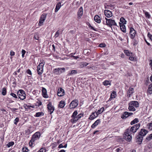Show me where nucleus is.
Wrapping results in <instances>:
<instances>
[{
	"instance_id": "nucleus-1",
	"label": "nucleus",
	"mask_w": 152,
	"mask_h": 152,
	"mask_svg": "<svg viewBox=\"0 0 152 152\" xmlns=\"http://www.w3.org/2000/svg\"><path fill=\"white\" fill-rule=\"evenodd\" d=\"M140 126V124L139 123L134 125L130 129H126L124 135V139L128 141H131L132 138L131 134L135 133Z\"/></svg>"
},
{
	"instance_id": "nucleus-2",
	"label": "nucleus",
	"mask_w": 152,
	"mask_h": 152,
	"mask_svg": "<svg viewBox=\"0 0 152 152\" xmlns=\"http://www.w3.org/2000/svg\"><path fill=\"white\" fill-rule=\"evenodd\" d=\"M148 131L144 129H141L138 135L136 137L137 140L136 142L138 143V144H141L143 139V136H145L148 133Z\"/></svg>"
},
{
	"instance_id": "nucleus-3",
	"label": "nucleus",
	"mask_w": 152,
	"mask_h": 152,
	"mask_svg": "<svg viewBox=\"0 0 152 152\" xmlns=\"http://www.w3.org/2000/svg\"><path fill=\"white\" fill-rule=\"evenodd\" d=\"M41 136L40 133L39 132L35 133L32 136L31 139L29 143V145L31 147L33 146L34 142L36 140L39 139Z\"/></svg>"
},
{
	"instance_id": "nucleus-4",
	"label": "nucleus",
	"mask_w": 152,
	"mask_h": 152,
	"mask_svg": "<svg viewBox=\"0 0 152 152\" xmlns=\"http://www.w3.org/2000/svg\"><path fill=\"white\" fill-rule=\"evenodd\" d=\"M45 64L44 60H41L39 64L37 66V71L38 74L39 75H41L43 72V67Z\"/></svg>"
},
{
	"instance_id": "nucleus-5",
	"label": "nucleus",
	"mask_w": 152,
	"mask_h": 152,
	"mask_svg": "<svg viewBox=\"0 0 152 152\" xmlns=\"http://www.w3.org/2000/svg\"><path fill=\"white\" fill-rule=\"evenodd\" d=\"M18 97L21 100H23L26 98V94L25 91L22 90H20L17 92Z\"/></svg>"
},
{
	"instance_id": "nucleus-6",
	"label": "nucleus",
	"mask_w": 152,
	"mask_h": 152,
	"mask_svg": "<svg viewBox=\"0 0 152 152\" xmlns=\"http://www.w3.org/2000/svg\"><path fill=\"white\" fill-rule=\"evenodd\" d=\"M106 20V25L109 26H117V24L114 20L110 19H107L105 18Z\"/></svg>"
},
{
	"instance_id": "nucleus-7",
	"label": "nucleus",
	"mask_w": 152,
	"mask_h": 152,
	"mask_svg": "<svg viewBox=\"0 0 152 152\" xmlns=\"http://www.w3.org/2000/svg\"><path fill=\"white\" fill-rule=\"evenodd\" d=\"M48 112H50V114H51L54 110V107L52 104L50 102H49L47 105Z\"/></svg>"
},
{
	"instance_id": "nucleus-8",
	"label": "nucleus",
	"mask_w": 152,
	"mask_h": 152,
	"mask_svg": "<svg viewBox=\"0 0 152 152\" xmlns=\"http://www.w3.org/2000/svg\"><path fill=\"white\" fill-rule=\"evenodd\" d=\"M78 100L76 99L72 101L69 104V106L72 107L71 109H73L76 107L78 105Z\"/></svg>"
},
{
	"instance_id": "nucleus-9",
	"label": "nucleus",
	"mask_w": 152,
	"mask_h": 152,
	"mask_svg": "<svg viewBox=\"0 0 152 152\" xmlns=\"http://www.w3.org/2000/svg\"><path fill=\"white\" fill-rule=\"evenodd\" d=\"M46 15H47L46 14H43L41 15L38 24L39 26H41L43 25V23L46 19Z\"/></svg>"
},
{
	"instance_id": "nucleus-10",
	"label": "nucleus",
	"mask_w": 152,
	"mask_h": 152,
	"mask_svg": "<svg viewBox=\"0 0 152 152\" xmlns=\"http://www.w3.org/2000/svg\"><path fill=\"white\" fill-rule=\"evenodd\" d=\"M129 34L131 39H134L135 37L136 31L133 28H130Z\"/></svg>"
},
{
	"instance_id": "nucleus-11",
	"label": "nucleus",
	"mask_w": 152,
	"mask_h": 152,
	"mask_svg": "<svg viewBox=\"0 0 152 152\" xmlns=\"http://www.w3.org/2000/svg\"><path fill=\"white\" fill-rule=\"evenodd\" d=\"M65 70V69L64 67L61 68H58L57 69H55L54 70V72L55 74L57 75H59L64 72Z\"/></svg>"
},
{
	"instance_id": "nucleus-12",
	"label": "nucleus",
	"mask_w": 152,
	"mask_h": 152,
	"mask_svg": "<svg viewBox=\"0 0 152 152\" xmlns=\"http://www.w3.org/2000/svg\"><path fill=\"white\" fill-rule=\"evenodd\" d=\"M104 13L105 15L108 18H110L113 16L112 12L109 10H105Z\"/></svg>"
},
{
	"instance_id": "nucleus-13",
	"label": "nucleus",
	"mask_w": 152,
	"mask_h": 152,
	"mask_svg": "<svg viewBox=\"0 0 152 152\" xmlns=\"http://www.w3.org/2000/svg\"><path fill=\"white\" fill-rule=\"evenodd\" d=\"M42 92L43 96L45 98H47L48 96L47 94L46 89L44 87L42 88Z\"/></svg>"
},
{
	"instance_id": "nucleus-14",
	"label": "nucleus",
	"mask_w": 152,
	"mask_h": 152,
	"mask_svg": "<svg viewBox=\"0 0 152 152\" xmlns=\"http://www.w3.org/2000/svg\"><path fill=\"white\" fill-rule=\"evenodd\" d=\"M64 91L63 89L61 88L58 90L57 95L58 96H64Z\"/></svg>"
},
{
	"instance_id": "nucleus-15",
	"label": "nucleus",
	"mask_w": 152,
	"mask_h": 152,
	"mask_svg": "<svg viewBox=\"0 0 152 152\" xmlns=\"http://www.w3.org/2000/svg\"><path fill=\"white\" fill-rule=\"evenodd\" d=\"M129 105H131L136 107H139L138 102L137 101H131L129 103Z\"/></svg>"
},
{
	"instance_id": "nucleus-16",
	"label": "nucleus",
	"mask_w": 152,
	"mask_h": 152,
	"mask_svg": "<svg viewBox=\"0 0 152 152\" xmlns=\"http://www.w3.org/2000/svg\"><path fill=\"white\" fill-rule=\"evenodd\" d=\"M134 88L130 87L127 92V96L128 97H130L132 94L134 93Z\"/></svg>"
},
{
	"instance_id": "nucleus-17",
	"label": "nucleus",
	"mask_w": 152,
	"mask_h": 152,
	"mask_svg": "<svg viewBox=\"0 0 152 152\" xmlns=\"http://www.w3.org/2000/svg\"><path fill=\"white\" fill-rule=\"evenodd\" d=\"M83 116V114H80L78 115H77L76 117H75L74 118H73L72 120V122H75V121H77V120L80 119L81 117Z\"/></svg>"
},
{
	"instance_id": "nucleus-18",
	"label": "nucleus",
	"mask_w": 152,
	"mask_h": 152,
	"mask_svg": "<svg viewBox=\"0 0 152 152\" xmlns=\"http://www.w3.org/2000/svg\"><path fill=\"white\" fill-rule=\"evenodd\" d=\"M120 26L121 30L124 32L126 33V27L124 24L121 23H119Z\"/></svg>"
},
{
	"instance_id": "nucleus-19",
	"label": "nucleus",
	"mask_w": 152,
	"mask_h": 152,
	"mask_svg": "<svg viewBox=\"0 0 152 152\" xmlns=\"http://www.w3.org/2000/svg\"><path fill=\"white\" fill-rule=\"evenodd\" d=\"M83 8L82 7H80V8L79 9V10H78V11L77 12V15L78 16V18L79 17L80 18V17L82 16L83 15Z\"/></svg>"
},
{
	"instance_id": "nucleus-20",
	"label": "nucleus",
	"mask_w": 152,
	"mask_h": 152,
	"mask_svg": "<svg viewBox=\"0 0 152 152\" xmlns=\"http://www.w3.org/2000/svg\"><path fill=\"white\" fill-rule=\"evenodd\" d=\"M98 116V114H97L96 113H92V114L90 116L89 118V119L90 120H93L95 117H97Z\"/></svg>"
},
{
	"instance_id": "nucleus-21",
	"label": "nucleus",
	"mask_w": 152,
	"mask_h": 152,
	"mask_svg": "<svg viewBox=\"0 0 152 152\" xmlns=\"http://www.w3.org/2000/svg\"><path fill=\"white\" fill-rule=\"evenodd\" d=\"M94 19L95 22L98 23H100L101 22V18L98 15L95 16Z\"/></svg>"
},
{
	"instance_id": "nucleus-22",
	"label": "nucleus",
	"mask_w": 152,
	"mask_h": 152,
	"mask_svg": "<svg viewBox=\"0 0 152 152\" xmlns=\"http://www.w3.org/2000/svg\"><path fill=\"white\" fill-rule=\"evenodd\" d=\"M100 122V119H99L96 121L92 125L91 127L92 128H95L96 126Z\"/></svg>"
},
{
	"instance_id": "nucleus-23",
	"label": "nucleus",
	"mask_w": 152,
	"mask_h": 152,
	"mask_svg": "<svg viewBox=\"0 0 152 152\" xmlns=\"http://www.w3.org/2000/svg\"><path fill=\"white\" fill-rule=\"evenodd\" d=\"M147 92L150 94H152V83L149 85L148 89Z\"/></svg>"
},
{
	"instance_id": "nucleus-24",
	"label": "nucleus",
	"mask_w": 152,
	"mask_h": 152,
	"mask_svg": "<svg viewBox=\"0 0 152 152\" xmlns=\"http://www.w3.org/2000/svg\"><path fill=\"white\" fill-rule=\"evenodd\" d=\"M128 112H125L123 113L121 115V118L123 119H125L127 118L129 116L128 115Z\"/></svg>"
},
{
	"instance_id": "nucleus-25",
	"label": "nucleus",
	"mask_w": 152,
	"mask_h": 152,
	"mask_svg": "<svg viewBox=\"0 0 152 152\" xmlns=\"http://www.w3.org/2000/svg\"><path fill=\"white\" fill-rule=\"evenodd\" d=\"M89 64L88 63L86 62H82L79 64V67L80 68H83L84 67L87 66Z\"/></svg>"
},
{
	"instance_id": "nucleus-26",
	"label": "nucleus",
	"mask_w": 152,
	"mask_h": 152,
	"mask_svg": "<svg viewBox=\"0 0 152 152\" xmlns=\"http://www.w3.org/2000/svg\"><path fill=\"white\" fill-rule=\"evenodd\" d=\"M77 73V70H73L70 71L69 72L68 75H72L74 74H76Z\"/></svg>"
},
{
	"instance_id": "nucleus-27",
	"label": "nucleus",
	"mask_w": 152,
	"mask_h": 152,
	"mask_svg": "<svg viewBox=\"0 0 152 152\" xmlns=\"http://www.w3.org/2000/svg\"><path fill=\"white\" fill-rule=\"evenodd\" d=\"M65 102L62 100L61 101L59 102V107L61 108H63L65 106Z\"/></svg>"
},
{
	"instance_id": "nucleus-28",
	"label": "nucleus",
	"mask_w": 152,
	"mask_h": 152,
	"mask_svg": "<svg viewBox=\"0 0 152 152\" xmlns=\"http://www.w3.org/2000/svg\"><path fill=\"white\" fill-rule=\"evenodd\" d=\"M91 50L88 49H85L84 50L83 53L85 55L88 56L90 53Z\"/></svg>"
},
{
	"instance_id": "nucleus-29",
	"label": "nucleus",
	"mask_w": 152,
	"mask_h": 152,
	"mask_svg": "<svg viewBox=\"0 0 152 152\" xmlns=\"http://www.w3.org/2000/svg\"><path fill=\"white\" fill-rule=\"evenodd\" d=\"M128 109L129 111H134L136 110L134 106L131 105H129Z\"/></svg>"
},
{
	"instance_id": "nucleus-30",
	"label": "nucleus",
	"mask_w": 152,
	"mask_h": 152,
	"mask_svg": "<svg viewBox=\"0 0 152 152\" xmlns=\"http://www.w3.org/2000/svg\"><path fill=\"white\" fill-rule=\"evenodd\" d=\"M124 52L125 54L128 56H131L132 55V53L130 52L128 50H125Z\"/></svg>"
},
{
	"instance_id": "nucleus-31",
	"label": "nucleus",
	"mask_w": 152,
	"mask_h": 152,
	"mask_svg": "<svg viewBox=\"0 0 152 152\" xmlns=\"http://www.w3.org/2000/svg\"><path fill=\"white\" fill-rule=\"evenodd\" d=\"M104 108L103 107H102L97 112H96V113L97 114H98V115L99 114H100L101 113H102L103 111H104Z\"/></svg>"
},
{
	"instance_id": "nucleus-32",
	"label": "nucleus",
	"mask_w": 152,
	"mask_h": 152,
	"mask_svg": "<svg viewBox=\"0 0 152 152\" xmlns=\"http://www.w3.org/2000/svg\"><path fill=\"white\" fill-rule=\"evenodd\" d=\"M44 115V113L43 112H38L36 113L35 115V116L36 117H39L41 115L43 116Z\"/></svg>"
},
{
	"instance_id": "nucleus-33",
	"label": "nucleus",
	"mask_w": 152,
	"mask_h": 152,
	"mask_svg": "<svg viewBox=\"0 0 152 152\" xmlns=\"http://www.w3.org/2000/svg\"><path fill=\"white\" fill-rule=\"evenodd\" d=\"M116 96V92L115 91H113L110 95V98L113 99Z\"/></svg>"
},
{
	"instance_id": "nucleus-34",
	"label": "nucleus",
	"mask_w": 152,
	"mask_h": 152,
	"mask_svg": "<svg viewBox=\"0 0 152 152\" xmlns=\"http://www.w3.org/2000/svg\"><path fill=\"white\" fill-rule=\"evenodd\" d=\"M61 7V3H58L56 5V7L55 8V12L58 11L59 9Z\"/></svg>"
},
{
	"instance_id": "nucleus-35",
	"label": "nucleus",
	"mask_w": 152,
	"mask_h": 152,
	"mask_svg": "<svg viewBox=\"0 0 152 152\" xmlns=\"http://www.w3.org/2000/svg\"><path fill=\"white\" fill-rule=\"evenodd\" d=\"M139 122V120L138 118H136L134 119L133 121H132L130 123L131 125H132L135 124Z\"/></svg>"
},
{
	"instance_id": "nucleus-36",
	"label": "nucleus",
	"mask_w": 152,
	"mask_h": 152,
	"mask_svg": "<svg viewBox=\"0 0 152 152\" xmlns=\"http://www.w3.org/2000/svg\"><path fill=\"white\" fill-rule=\"evenodd\" d=\"M120 21L121 23L123 24H126V21L125 19L123 17H121L120 19Z\"/></svg>"
},
{
	"instance_id": "nucleus-37",
	"label": "nucleus",
	"mask_w": 152,
	"mask_h": 152,
	"mask_svg": "<svg viewBox=\"0 0 152 152\" xmlns=\"http://www.w3.org/2000/svg\"><path fill=\"white\" fill-rule=\"evenodd\" d=\"M103 84L104 86H107L108 85H111L110 82L109 81L105 80L103 82Z\"/></svg>"
},
{
	"instance_id": "nucleus-38",
	"label": "nucleus",
	"mask_w": 152,
	"mask_h": 152,
	"mask_svg": "<svg viewBox=\"0 0 152 152\" xmlns=\"http://www.w3.org/2000/svg\"><path fill=\"white\" fill-rule=\"evenodd\" d=\"M7 93V90L5 88H3L2 89V91L1 92L2 94L4 95L5 96L6 94Z\"/></svg>"
},
{
	"instance_id": "nucleus-39",
	"label": "nucleus",
	"mask_w": 152,
	"mask_h": 152,
	"mask_svg": "<svg viewBox=\"0 0 152 152\" xmlns=\"http://www.w3.org/2000/svg\"><path fill=\"white\" fill-rule=\"evenodd\" d=\"M77 114V110L75 111L73 113L71 117L74 118L75 117H76Z\"/></svg>"
},
{
	"instance_id": "nucleus-40",
	"label": "nucleus",
	"mask_w": 152,
	"mask_h": 152,
	"mask_svg": "<svg viewBox=\"0 0 152 152\" xmlns=\"http://www.w3.org/2000/svg\"><path fill=\"white\" fill-rule=\"evenodd\" d=\"M14 144V142H9L7 145V146L9 148L11 146H12Z\"/></svg>"
},
{
	"instance_id": "nucleus-41",
	"label": "nucleus",
	"mask_w": 152,
	"mask_h": 152,
	"mask_svg": "<svg viewBox=\"0 0 152 152\" xmlns=\"http://www.w3.org/2000/svg\"><path fill=\"white\" fill-rule=\"evenodd\" d=\"M145 14L146 17L149 18H150L151 16L148 12H145Z\"/></svg>"
},
{
	"instance_id": "nucleus-42",
	"label": "nucleus",
	"mask_w": 152,
	"mask_h": 152,
	"mask_svg": "<svg viewBox=\"0 0 152 152\" xmlns=\"http://www.w3.org/2000/svg\"><path fill=\"white\" fill-rule=\"evenodd\" d=\"M19 121V119L18 118H16L15 119V120L14 121V124H15V125H17L18 122Z\"/></svg>"
},
{
	"instance_id": "nucleus-43",
	"label": "nucleus",
	"mask_w": 152,
	"mask_h": 152,
	"mask_svg": "<svg viewBox=\"0 0 152 152\" xmlns=\"http://www.w3.org/2000/svg\"><path fill=\"white\" fill-rule=\"evenodd\" d=\"M28 150L27 148L23 147L22 148V151L23 152H28Z\"/></svg>"
},
{
	"instance_id": "nucleus-44",
	"label": "nucleus",
	"mask_w": 152,
	"mask_h": 152,
	"mask_svg": "<svg viewBox=\"0 0 152 152\" xmlns=\"http://www.w3.org/2000/svg\"><path fill=\"white\" fill-rule=\"evenodd\" d=\"M26 53V51L25 50H23V49L22 50V56L23 58L24 57V55Z\"/></svg>"
},
{
	"instance_id": "nucleus-45",
	"label": "nucleus",
	"mask_w": 152,
	"mask_h": 152,
	"mask_svg": "<svg viewBox=\"0 0 152 152\" xmlns=\"http://www.w3.org/2000/svg\"><path fill=\"white\" fill-rule=\"evenodd\" d=\"M34 38L35 39L38 40L39 39L38 35L37 34H35Z\"/></svg>"
},
{
	"instance_id": "nucleus-46",
	"label": "nucleus",
	"mask_w": 152,
	"mask_h": 152,
	"mask_svg": "<svg viewBox=\"0 0 152 152\" xmlns=\"http://www.w3.org/2000/svg\"><path fill=\"white\" fill-rule=\"evenodd\" d=\"M26 72L30 76H31L32 75L31 72L29 69H28Z\"/></svg>"
},
{
	"instance_id": "nucleus-47",
	"label": "nucleus",
	"mask_w": 152,
	"mask_h": 152,
	"mask_svg": "<svg viewBox=\"0 0 152 152\" xmlns=\"http://www.w3.org/2000/svg\"><path fill=\"white\" fill-rule=\"evenodd\" d=\"M112 6V5L109 4H105L104 5V7L105 9L107 8V7H111Z\"/></svg>"
},
{
	"instance_id": "nucleus-48",
	"label": "nucleus",
	"mask_w": 152,
	"mask_h": 152,
	"mask_svg": "<svg viewBox=\"0 0 152 152\" xmlns=\"http://www.w3.org/2000/svg\"><path fill=\"white\" fill-rule=\"evenodd\" d=\"M148 36L149 37L150 39L152 41V35L150 34L149 32L148 33Z\"/></svg>"
},
{
	"instance_id": "nucleus-49",
	"label": "nucleus",
	"mask_w": 152,
	"mask_h": 152,
	"mask_svg": "<svg viewBox=\"0 0 152 152\" xmlns=\"http://www.w3.org/2000/svg\"><path fill=\"white\" fill-rule=\"evenodd\" d=\"M148 128L150 130H152V123H150L149 124Z\"/></svg>"
},
{
	"instance_id": "nucleus-50",
	"label": "nucleus",
	"mask_w": 152,
	"mask_h": 152,
	"mask_svg": "<svg viewBox=\"0 0 152 152\" xmlns=\"http://www.w3.org/2000/svg\"><path fill=\"white\" fill-rule=\"evenodd\" d=\"M10 95L12 96V97H14L16 99L17 98V97L16 95L14 93H11L10 94Z\"/></svg>"
},
{
	"instance_id": "nucleus-51",
	"label": "nucleus",
	"mask_w": 152,
	"mask_h": 152,
	"mask_svg": "<svg viewBox=\"0 0 152 152\" xmlns=\"http://www.w3.org/2000/svg\"><path fill=\"white\" fill-rule=\"evenodd\" d=\"M59 35V33L58 32V31H57V32H56V34L54 35V37L56 38L58 37Z\"/></svg>"
},
{
	"instance_id": "nucleus-52",
	"label": "nucleus",
	"mask_w": 152,
	"mask_h": 152,
	"mask_svg": "<svg viewBox=\"0 0 152 152\" xmlns=\"http://www.w3.org/2000/svg\"><path fill=\"white\" fill-rule=\"evenodd\" d=\"M38 152H45V150L43 148L40 149Z\"/></svg>"
},
{
	"instance_id": "nucleus-53",
	"label": "nucleus",
	"mask_w": 152,
	"mask_h": 152,
	"mask_svg": "<svg viewBox=\"0 0 152 152\" xmlns=\"http://www.w3.org/2000/svg\"><path fill=\"white\" fill-rule=\"evenodd\" d=\"M10 55L11 56H14L15 55V53L14 51L11 50L10 52Z\"/></svg>"
},
{
	"instance_id": "nucleus-54",
	"label": "nucleus",
	"mask_w": 152,
	"mask_h": 152,
	"mask_svg": "<svg viewBox=\"0 0 152 152\" xmlns=\"http://www.w3.org/2000/svg\"><path fill=\"white\" fill-rule=\"evenodd\" d=\"M129 60L132 61L134 60V58L132 56H130L129 57Z\"/></svg>"
},
{
	"instance_id": "nucleus-55",
	"label": "nucleus",
	"mask_w": 152,
	"mask_h": 152,
	"mask_svg": "<svg viewBox=\"0 0 152 152\" xmlns=\"http://www.w3.org/2000/svg\"><path fill=\"white\" fill-rule=\"evenodd\" d=\"M105 45L103 43L100 44L99 45V46L100 47H105Z\"/></svg>"
},
{
	"instance_id": "nucleus-56",
	"label": "nucleus",
	"mask_w": 152,
	"mask_h": 152,
	"mask_svg": "<svg viewBox=\"0 0 152 152\" xmlns=\"http://www.w3.org/2000/svg\"><path fill=\"white\" fill-rule=\"evenodd\" d=\"M24 107L27 110L28 108V105L27 104H25L24 105Z\"/></svg>"
},
{
	"instance_id": "nucleus-57",
	"label": "nucleus",
	"mask_w": 152,
	"mask_h": 152,
	"mask_svg": "<svg viewBox=\"0 0 152 152\" xmlns=\"http://www.w3.org/2000/svg\"><path fill=\"white\" fill-rule=\"evenodd\" d=\"M2 111L3 112V113L5 114H6L7 113V112L6 111V110L4 109L2 110Z\"/></svg>"
},
{
	"instance_id": "nucleus-58",
	"label": "nucleus",
	"mask_w": 152,
	"mask_h": 152,
	"mask_svg": "<svg viewBox=\"0 0 152 152\" xmlns=\"http://www.w3.org/2000/svg\"><path fill=\"white\" fill-rule=\"evenodd\" d=\"M99 133V131L98 130H96V131H95L94 132V134H98Z\"/></svg>"
},
{
	"instance_id": "nucleus-59",
	"label": "nucleus",
	"mask_w": 152,
	"mask_h": 152,
	"mask_svg": "<svg viewBox=\"0 0 152 152\" xmlns=\"http://www.w3.org/2000/svg\"><path fill=\"white\" fill-rule=\"evenodd\" d=\"M63 148V146L62 144H60L58 146V148Z\"/></svg>"
},
{
	"instance_id": "nucleus-60",
	"label": "nucleus",
	"mask_w": 152,
	"mask_h": 152,
	"mask_svg": "<svg viewBox=\"0 0 152 152\" xmlns=\"http://www.w3.org/2000/svg\"><path fill=\"white\" fill-rule=\"evenodd\" d=\"M18 110V109L13 108L11 109V110L13 112H16V110Z\"/></svg>"
},
{
	"instance_id": "nucleus-61",
	"label": "nucleus",
	"mask_w": 152,
	"mask_h": 152,
	"mask_svg": "<svg viewBox=\"0 0 152 152\" xmlns=\"http://www.w3.org/2000/svg\"><path fill=\"white\" fill-rule=\"evenodd\" d=\"M146 140L149 141L151 140V138H150L149 136H148L146 137Z\"/></svg>"
},
{
	"instance_id": "nucleus-62",
	"label": "nucleus",
	"mask_w": 152,
	"mask_h": 152,
	"mask_svg": "<svg viewBox=\"0 0 152 152\" xmlns=\"http://www.w3.org/2000/svg\"><path fill=\"white\" fill-rule=\"evenodd\" d=\"M128 116H130L131 115H132L133 114V113H129V112H128Z\"/></svg>"
},
{
	"instance_id": "nucleus-63",
	"label": "nucleus",
	"mask_w": 152,
	"mask_h": 152,
	"mask_svg": "<svg viewBox=\"0 0 152 152\" xmlns=\"http://www.w3.org/2000/svg\"><path fill=\"white\" fill-rule=\"evenodd\" d=\"M90 27L91 28V29H92L94 31H96V30L94 28V27L93 26H90Z\"/></svg>"
},
{
	"instance_id": "nucleus-64",
	"label": "nucleus",
	"mask_w": 152,
	"mask_h": 152,
	"mask_svg": "<svg viewBox=\"0 0 152 152\" xmlns=\"http://www.w3.org/2000/svg\"><path fill=\"white\" fill-rule=\"evenodd\" d=\"M65 151L64 150H61L58 152H65Z\"/></svg>"
}]
</instances>
